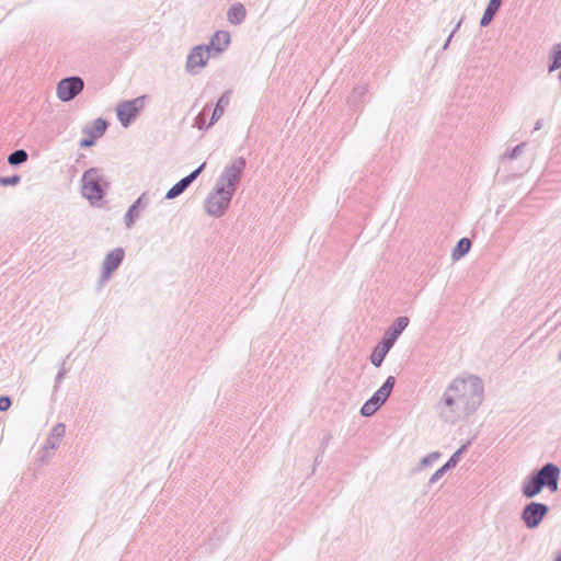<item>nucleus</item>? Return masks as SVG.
Listing matches in <instances>:
<instances>
[{
    "label": "nucleus",
    "instance_id": "12",
    "mask_svg": "<svg viewBox=\"0 0 561 561\" xmlns=\"http://www.w3.org/2000/svg\"><path fill=\"white\" fill-rule=\"evenodd\" d=\"M210 57V50L207 45H197L193 47L187 55L185 69L190 75H198L207 65Z\"/></svg>",
    "mask_w": 561,
    "mask_h": 561
},
{
    "label": "nucleus",
    "instance_id": "30",
    "mask_svg": "<svg viewBox=\"0 0 561 561\" xmlns=\"http://www.w3.org/2000/svg\"><path fill=\"white\" fill-rule=\"evenodd\" d=\"M62 365H65V363H62ZM66 374H67V369L65 368V366H62L55 378V387H54L55 391L58 389V387H59L60 382L62 381V379L65 378Z\"/></svg>",
    "mask_w": 561,
    "mask_h": 561
},
{
    "label": "nucleus",
    "instance_id": "5",
    "mask_svg": "<svg viewBox=\"0 0 561 561\" xmlns=\"http://www.w3.org/2000/svg\"><path fill=\"white\" fill-rule=\"evenodd\" d=\"M234 192L216 184V188L204 202L205 211L215 218L221 217L228 209Z\"/></svg>",
    "mask_w": 561,
    "mask_h": 561
},
{
    "label": "nucleus",
    "instance_id": "31",
    "mask_svg": "<svg viewBox=\"0 0 561 561\" xmlns=\"http://www.w3.org/2000/svg\"><path fill=\"white\" fill-rule=\"evenodd\" d=\"M444 473L440 469H437L430 478L428 483L434 484L443 478Z\"/></svg>",
    "mask_w": 561,
    "mask_h": 561
},
{
    "label": "nucleus",
    "instance_id": "19",
    "mask_svg": "<svg viewBox=\"0 0 561 561\" xmlns=\"http://www.w3.org/2000/svg\"><path fill=\"white\" fill-rule=\"evenodd\" d=\"M503 0H489L484 13L480 20V26L486 27L496 15Z\"/></svg>",
    "mask_w": 561,
    "mask_h": 561
},
{
    "label": "nucleus",
    "instance_id": "4",
    "mask_svg": "<svg viewBox=\"0 0 561 561\" xmlns=\"http://www.w3.org/2000/svg\"><path fill=\"white\" fill-rule=\"evenodd\" d=\"M81 193L83 197L91 203L103 199L105 191L108 187V182L101 169L91 168L87 170L81 178Z\"/></svg>",
    "mask_w": 561,
    "mask_h": 561
},
{
    "label": "nucleus",
    "instance_id": "35",
    "mask_svg": "<svg viewBox=\"0 0 561 561\" xmlns=\"http://www.w3.org/2000/svg\"><path fill=\"white\" fill-rule=\"evenodd\" d=\"M462 21H463V16L459 20V22H458L456 25H454V30H453V31H451V33H450V34H453V36H454V35L456 34V32L460 28Z\"/></svg>",
    "mask_w": 561,
    "mask_h": 561
},
{
    "label": "nucleus",
    "instance_id": "21",
    "mask_svg": "<svg viewBox=\"0 0 561 561\" xmlns=\"http://www.w3.org/2000/svg\"><path fill=\"white\" fill-rule=\"evenodd\" d=\"M471 248V241L468 238H461L453 249L451 256L454 260L463 257Z\"/></svg>",
    "mask_w": 561,
    "mask_h": 561
},
{
    "label": "nucleus",
    "instance_id": "20",
    "mask_svg": "<svg viewBox=\"0 0 561 561\" xmlns=\"http://www.w3.org/2000/svg\"><path fill=\"white\" fill-rule=\"evenodd\" d=\"M548 59L549 73H552L558 69H561V42L552 46Z\"/></svg>",
    "mask_w": 561,
    "mask_h": 561
},
{
    "label": "nucleus",
    "instance_id": "8",
    "mask_svg": "<svg viewBox=\"0 0 561 561\" xmlns=\"http://www.w3.org/2000/svg\"><path fill=\"white\" fill-rule=\"evenodd\" d=\"M147 95L121 102L116 107V115L124 127H128L139 115L146 104Z\"/></svg>",
    "mask_w": 561,
    "mask_h": 561
},
{
    "label": "nucleus",
    "instance_id": "15",
    "mask_svg": "<svg viewBox=\"0 0 561 561\" xmlns=\"http://www.w3.org/2000/svg\"><path fill=\"white\" fill-rule=\"evenodd\" d=\"M66 434V425L64 423H57L49 433L45 444L44 449L47 450H56L59 446L60 439Z\"/></svg>",
    "mask_w": 561,
    "mask_h": 561
},
{
    "label": "nucleus",
    "instance_id": "3",
    "mask_svg": "<svg viewBox=\"0 0 561 561\" xmlns=\"http://www.w3.org/2000/svg\"><path fill=\"white\" fill-rule=\"evenodd\" d=\"M409 318L405 316L398 317L391 325L383 333L382 339L380 342L375 346L370 354V363L375 367H380L385 357L398 340V337L401 335V333L407 329L409 325Z\"/></svg>",
    "mask_w": 561,
    "mask_h": 561
},
{
    "label": "nucleus",
    "instance_id": "22",
    "mask_svg": "<svg viewBox=\"0 0 561 561\" xmlns=\"http://www.w3.org/2000/svg\"><path fill=\"white\" fill-rule=\"evenodd\" d=\"M367 93L365 85H357L353 89L347 102L352 107H357L364 100Z\"/></svg>",
    "mask_w": 561,
    "mask_h": 561
},
{
    "label": "nucleus",
    "instance_id": "34",
    "mask_svg": "<svg viewBox=\"0 0 561 561\" xmlns=\"http://www.w3.org/2000/svg\"><path fill=\"white\" fill-rule=\"evenodd\" d=\"M330 439H331V435H327V436L323 438V440H322V443H321V449H322V451H324V449L327 448V445H328V443H329V440H330Z\"/></svg>",
    "mask_w": 561,
    "mask_h": 561
},
{
    "label": "nucleus",
    "instance_id": "27",
    "mask_svg": "<svg viewBox=\"0 0 561 561\" xmlns=\"http://www.w3.org/2000/svg\"><path fill=\"white\" fill-rule=\"evenodd\" d=\"M21 182V176L19 174H13L11 176H1L0 185L1 186H14Z\"/></svg>",
    "mask_w": 561,
    "mask_h": 561
},
{
    "label": "nucleus",
    "instance_id": "36",
    "mask_svg": "<svg viewBox=\"0 0 561 561\" xmlns=\"http://www.w3.org/2000/svg\"><path fill=\"white\" fill-rule=\"evenodd\" d=\"M453 37H454L453 34H449V36L447 37L446 42L443 45V50H446L448 48Z\"/></svg>",
    "mask_w": 561,
    "mask_h": 561
},
{
    "label": "nucleus",
    "instance_id": "39",
    "mask_svg": "<svg viewBox=\"0 0 561 561\" xmlns=\"http://www.w3.org/2000/svg\"><path fill=\"white\" fill-rule=\"evenodd\" d=\"M553 561H561V553L556 554Z\"/></svg>",
    "mask_w": 561,
    "mask_h": 561
},
{
    "label": "nucleus",
    "instance_id": "7",
    "mask_svg": "<svg viewBox=\"0 0 561 561\" xmlns=\"http://www.w3.org/2000/svg\"><path fill=\"white\" fill-rule=\"evenodd\" d=\"M247 162L243 157H237L225 168L224 172L217 180V185L229 191L236 192L241 175L245 169Z\"/></svg>",
    "mask_w": 561,
    "mask_h": 561
},
{
    "label": "nucleus",
    "instance_id": "16",
    "mask_svg": "<svg viewBox=\"0 0 561 561\" xmlns=\"http://www.w3.org/2000/svg\"><path fill=\"white\" fill-rule=\"evenodd\" d=\"M230 44V34L227 31H217L210 38L209 50L214 49L216 53H224Z\"/></svg>",
    "mask_w": 561,
    "mask_h": 561
},
{
    "label": "nucleus",
    "instance_id": "40",
    "mask_svg": "<svg viewBox=\"0 0 561 561\" xmlns=\"http://www.w3.org/2000/svg\"><path fill=\"white\" fill-rule=\"evenodd\" d=\"M559 80L561 81V70H560V72H559Z\"/></svg>",
    "mask_w": 561,
    "mask_h": 561
},
{
    "label": "nucleus",
    "instance_id": "14",
    "mask_svg": "<svg viewBox=\"0 0 561 561\" xmlns=\"http://www.w3.org/2000/svg\"><path fill=\"white\" fill-rule=\"evenodd\" d=\"M206 162H203L197 169L192 171L188 175L182 178L175 183L165 194V199H174L183 194L187 187L198 178L205 169Z\"/></svg>",
    "mask_w": 561,
    "mask_h": 561
},
{
    "label": "nucleus",
    "instance_id": "18",
    "mask_svg": "<svg viewBox=\"0 0 561 561\" xmlns=\"http://www.w3.org/2000/svg\"><path fill=\"white\" fill-rule=\"evenodd\" d=\"M247 16V10L242 3L232 4L227 12V20L232 25L241 24Z\"/></svg>",
    "mask_w": 561,
    "mask_h": 561
},
{
    "label": "nucleus",
    "instance_id": "13",
    "mask_svg": "<svg viewBox=\"0 0 561 561\" xmlns=\"http://www.w3.org/2000/svg\"><path fill=\"white\" fill-rule=\"evenodd\" d=\"M151 202L147 192L142 193L127 209L124 215V224L126 228H131L135 222L140 218L141 211L145 210Z\"/></svg>",
    "mask_w": 561,
    "mask_h": 561
},
{
    "label": "nucleus",
    "instance_id": "37",
    "mask_svg": "<svg viewBox=\"0 0 561 561\" xmlns=\"http://www.w3.org/2000/svg\"><path fill=\"white\" fill-rule=\"evenodd\" d=\"M439 469H440V470L443 471V473L445 474V473H446L447 471H449L451 468H450L447 463H445V465H443Z\"/></svg>",
    "mask_w": 561,
    "mask_h": 561
},
{
    "label": "nucleus",
    "instance_id": "38",
    "mask_svg": "<svg viewBox=\"0 0 561 561\" xmlns=\"http://www.w3.org/2000/svg\"><path fill=\"white\" fill-rule=\"evenodd\" d=\"M541 126H542V121H541V119H539V121H537V122H536V125H535V128H534V129H535V130H539V129L541 128Z\"/></svg>",
    "mask_w": 561,
    "mask_h": 561
},
{
    "label": "nucleus",
    "instance_id": "24",
    "mask_svg": "<svg viewBox=\"0 0 561 561\" xmlns=\"http://www.w3.org/2000/svg\"><path fill=\"white\" fill-rule=\"evenodd\" d=\"M28 154L24 149H16L8 156V163L12 167H19L26 162Z\"/></svg>",
    "mask_w": 561,
    "mask_h": 561
},
{
    "label": "nucleus",
    "instance_id": "6",
    "mask_svg": "<svg viewBox=\"0 0 561 561\" xmlns=\"http://www.w3.org/2000/svg\"><path fill=\"white\" fill-rule=\"evenodd\" d=\"M394 385L396 378L389 376L382 386L362 405L360 414L365 417L374 415L387 401Z\"/></svg>",
    "mask_w": 561,
    "mask_h": 561
},
{
    "label": "nucleus",
    "instance_id": "32",
    "mask_svg": "<svg viewBox=\"0 0 561 561\" xmlns=\"http://www.w3.org/2000/svg\"><path fill=\"white\" fill-rule=\"evenodd\" d=\"M95 139H96V138H92V136H90L89 138H83V139H81V141H80V147H82V148L91 147V146H93V145H94Z\"/></svg>",
    "mask_w": 561,
    "mask_h": 561
},
{
    "label": "nucleus",
    "instance_id": "9",
    "mask_svg": "<svg viewBox=\"0 0 561 561\" xmlns=\"http://www.w3.org/2000/svg\"><path fill=\"white\" fill-rule=\"evenodd\" d=\"M125 257V250L123 248H115L110 251L102 262V273L98 282L99 289H101L113 276V273L121 266Z\"/></svg>",
    "mask_w": 561,
    "mask_h": 561
},
{
    "label": "nucleus",
    "instance_id": "33",
    "mask_svg": "<svg viewBox=\"0 0 561 561\" xmlns=\"http://www.w3.org/2000/svg\"><path fill=\"white\" fill-rule=\"evenodd\" d=\"M206 108L203 110V112L198 115L197 117V123H198V128L199 129H203L204 128V119L203 118V115H204V112H205Z\"/></svg>",
    "mask_w": 561,
    "mask_h": 561
},
{
    "label": "nucleus",
    "instance_id": "29",
    "mask_svg": "<svg viewBox=\"0 0 561 561\" xmlns=\"http://www.w3.org/2000/svg\"><path fill=\"white\" fill-rule=\"evenodd\" d=\"M12 405V400L8 396H0V411H8Z\"/></svg>",
    "mask_w": 561,
    "mask_h": 561
},
{
    "label": "nucleus",
    "instance_id": "28",
    "mask_svg": "<svg viewBox=\"0 0 561 561\" xmlns=\"http://www.w3.org/2000/svg\"><path fill=\"white\" fill-rule=\"evenodd\" d=\"M525 146H526L525 142H522V144L515 146L512 150H510L508 152L505 153V157L508 159L517 158L523 152V149Z\"/></svg>",
    "mask_w": 561,
    "mask_h": 561
},
{
    "label": "nucleus",
    "instance_id": "26",
    "mask_svg": "<svg viewBox=\"0 0 561 561\" xmlns=\"http://www.w3.org/2000/svg\"><path fill=\"white\" fill-rule=\"evenodd\" d=\"M440 457V453L438 451H433V453H430L428 455H426L425 457H423L420 461V467L421 468H425L427 466H431L432 463H434L436 460H438V458Z\"/></svg>",
    "mask_w": 561,
    "mask_h": 561
},
{
    "label": "nucleus",
    "instance_id": "17",
    "mask_svg": "<svg viewBox=\"0 0 561 561\" xmlns=\"http://www.w3.org/2000/svg\"><path fill=\"white\" fill-rule=\"evenodd\" d=\"M230 91H226L221 94V96L218 99L210 117L209 123L207 124L206 128L213 126L225 113V110L227 105L230 102Z\"/></svg>",
    "mask_w": 561,
    "mask_h": 561
},
{
    "label": "nucleus",
    "instance_id": "10",
    "mask_svg": "<svg viewBox=\"0 0 561 561\" xmlns=\"http://www.w3.org/2000/svg\"><path fill=\"white\" fill-rule=\"evenodd\" d=\"M84 88V81L78 76L61 79L57 84V96L62 102L72 101Z\"/></svg>",
    "mask_w": 561,
    "mask_h": 561
},
{
    "label": "nucleus",
    "instance_id": "25",
    "mask_svg": "<svg viewBox=\"0 0 561 561\" xmlns=\"http://www.w3.org/2000/svg\"><path fill=\"white\" fill-rule=\"evenodd\" d=\"M470 445V442L467 444H463L460 448H458L451 457L447 460V465L453 469L457 466V463L460 460V456L467 451L468 446Z\"/></svg>",
    "mask_w": 561,
    "mask_h": 561
},
{
    "label": "nucleus",
    "instance_id": "1",
    "mask_svg": "<svg viewBox=\"0 0 561 561\" xmlns=\"http://www.w3.org/2000/svg\"><path fill=\"white\" fill-rule=\"evenodd\" d=\"M482 399L483 382L478 376L458 377L448 385L436 409L444 422L454 424L462 416L472 414Z\"/></svg>",
    "mask_w": 561,
    "mask_h": 561
},
{
    "label": "nucleus",
    "instance_id": "23",
    "mask_svg": "<svg viewBox=\"0 0 561 561\" xmlns=\"http://www.w3.org/2000/svg\"><path fill=\"white\" fill-rule=\"evenodd\" d=\"M107 128V122L103 118H96L93 121L91 128L87 129L85 133L92 136V138H100L103 136Z\"/></svg>",
    "mask_w": 561,
    "mask_h": 561
},
{
    "label": "nucleus",
    "instance_id": "2",
    "mask_svg": "<svg viewBox=\"0 0 561 561\" xmlns=\"http://www.w3.org/2000/svg\"><path fill=\"white\" fill-rule=\"evenodd\" d=\"M560 469L552 462L545 463L540 469L533 471L522 485V494L527 499L538 495L543 488L556 492L559 486Z\"/></svg>",
    "mask_w": 561,
    "mask_h": 561
},
{
    "label": "nucleus",
    "instance_id": "11",
    "mask_svg": "<svg viewBox=\"0 0 561 561\" xmlns=\"http://www.w3.org/2000/svg\"><path fill=\"white\" fill-rule=\"evenodd\" d=\"M549 512V506L539 502H529L522 511V520L527 528L534 529L539 526L541 520Z\"/></svg>",
    "mask_w": 561,
    "mask_h": 561
}]
</instances>
